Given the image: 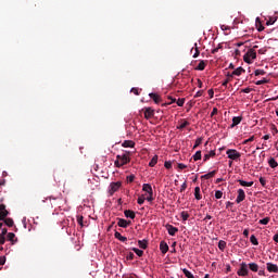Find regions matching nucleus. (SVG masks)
Wrapping results in <instances>:
<instances>
[{"label": "nucleus", "mask_w": 278, "mask_h": 278, "mask_svg": "<svg viewBox=\"0 0 278 278\" xmlns=\"http://www.w3.org/2000/svg\"><path fill=\"white\" fill-rule=\"evenodd\" d=\"M143 192H148V194H153V187L149 184H144L142 187Z\"/></svg>", "instance_id": "obj_19"}, {"label": "nucleus", "mask_w": 278, "mask_h": 278, "mask_svg": "<svg viewBox=\"0 0 278 278\" xmlns=\"http://www.w3.org/2000/svg\"><path fill=\"white\" fill-rule=\"evenodd\" d=\"M254 75L257 77V76H260V75H266V71H264V70H256L255 72H254Z\"/></svg>", "instance_id": "obj_46"}, {"label": "nucleus", "mask_w": 278, "mask_h": 278, "mask_svg": "<svg viewBox=\"0 0 278 278\" xmlns=\"http://www.w3.org/2000/svg\"><path fill=\"white\" fill-rule=\"evenodd\" d=\"M194 197H195L197 201H201V199H203V197L201 195V188L200 187L194 188Z\"/></svg>", "instance_id": "obj_22"}, {"label": "nucleus", "mask_w": 278, "mask_h": 278, "mask_svg": "<svg viewBox=\"0 0 278 278\" xmlns=\"http://www.w3.org/2000/svg\"><path fill=\"white\" fill-rule=\"evenodd\" d=\"M193 160L194 162H199V160H201V150L195 152V155H193Z\"/></svg>", "instance_id": "obj_42"}, {"label": "nucleus", "mask_w": 278, "mask_h": 278, "mask_svg": "<svg viewBox=\"0 0 278 278\" xmlns=\"http://www.w3.org/2000/svg\"><path fill=\"white\" fill-rule=\"evenodd\" d=\"M190 125V122L182 119V123L177 126V129H186V127H188Z\"/></svg>", "instance_id": "obj_32"}, {"label": "nucleus", "mask_w": 278, "mask_h": 278, "mask_svg": "<svg viewBox=\"0 0 278 278\" xmlns=\"http://www.w3.org/2000/svg\"><path fill=\"white\" fill-rule=\"evenodd\" d=\"M131 92H134V94H137V96L140 94V93L138 92V88H132V89H131Z\"/></svg>", "instance_id": "obj_62"}, {"label": "nucleus", "mask_w": 278, "mask_h": 278, "mask_svg": "<svg viewBox=\"0 0 278 278\" xmlns=\"http://www.w3.org/2000/svg\"><path fill=\"white\" fill-rule=\"evenodd\" d=\"M227 77H228V78L222 84V86H223L224 88H227L229 81H231V79L233 78V77H229V76H227Z\"/></svg>", "instance_id": "obj_48"}, {"label": "nucleus", "mask_w": 278, "mask_h": 278, "mask_svg": "<svg viewBox=\"0 0 278 278\" xmlns=\"http://www.w3.org/2000/svg\"><path fill=\"white\" fill-rule=\"evenodd\" d=\"M249 268L250 270H252V273H257L260 270V265H257L256 263H250Z\"/></svg>", "instance_id": "obj_24"}, {"label": "nucleus", "mask_w": 278, "mask_h": 278, "mask_svg": "<svg viewBox=\"0 0 278 278\" xmlns=\"http://www.w3.org/2000/svg\"><path fill=\"white\" fill-rule=\"evenodd\" d=\"M194 53H193V58H197L198 55H200L201 54V52L199 51V47H198V45L197 43H194Z\"/></svg>", "instance_id": "obj_47"}, {"label": "nucleus", "mask_w": 278, "mask_h": 278, "mask_svg": "<svg viewBox=\"0 0 278 278\" xmlns=\"http://www.w3.org/2000/svg\"><path fill=\"white\" fill-rule=\"evenodd\" d=\"M131 160L129 159V155H127V153L117 154L114 165L116 166V168H121L122 166H125V164H129Z\"/></svg>", "instance_id": "obj_1"}, {"label": "nucleus", "mask_w": 278, "mask_h": 278, "mask_svg": "<svg viewBox=\"0 0 278 278\" xmlns=\"http://www.w3.org/2000/svg\"><path fill=\"white\" fill-rule=\"evenodd\" d=\"M260 184L261 186L266 187V178L260 177Z\"/></svg>", "instance_id": "obj_54"}, {"label": "nucleus", "mask_w": 278, "mask_h": 278, "mask_svg": "<svg viewBox=\"0 0 278 278\" xmlns=\"http://www.w3.org/2000/svg\"><path fill=\"white\" fill-rule=\"evenodd\" d=\"M243 236H244L245 238H249V229H244V230H243Z\"/></svg>", "instance_id": "obj_61"}, {"label": "nucleus", "mask_w": 278, "mask_h": 278, "mask_svg": "<svg viewBox=\"0 0 278 278\" xmlns=\"http://www.w3.org/2000/svg\"><path fill=\"white\" fill-rule=\"evenodd\" d=\"M260 225H268L270 223V217H265L263 219H260Z\"/></svg>", "instance_id": "obj_40"}, {"label": "nucleus", "mask_w": 278, "mask_h": 278, "mask_svg": "<svg viewBox=\"0 0 278 278\" xmlns=\"http://www.w3.org/2000/svg\"><path fill=\"white\" fill-rule=\"evenodd\" d=\"M275 23H277V16L269 17V20L266 22V25H275Z\"/></svg>", "instance_id": "obj_38"}, {"label": "nucleus", "mask_w": 278, "mask_h": 278, "mask_svg": "<svg viewBox=\"0 0 278 278\" xmlns=\"http://www.w3.org/2000/svg\"><path fill=\"white\" fill-rule=\"evenodd\" d=\"M180 218H181L184 222H186V220H188V218H190V214H189L187 211H182V212L180 213Z\"/></svg>", "instance_id": "obj_30"}, {"label": "nucleus", "mask_w": 278, "mask_h": 278, "mask_svg": "<svg viewBox=\"0 0 278 278\" xmlns=\"http://www.w3.org/2000/svg\"><path fill=\"white\" fill-rule=\"evenodd\" d=\"M218 249H219V251H225V249H227V242L224 240H220L218 242Z\"/></svg>", "instance_id": "obj_31"}, {"label": "nucleus", "mask_w": 278, "mask_h": 278, "mask_svg": "<svg viewBox=\"0 0 278 278\" xmlns=\"http://www.w3.org/2000/svg\"><path fill=\"white\" fill-rule=\"evenodd\" d=\"M240 123H242V116H235L232 117V124H231V128L240 125Z\"/></svg>", "instance_id": "obj_15"}, {"label": "nucleus", "mask_w": 278, "mask_h": 278, "mask_svg": "<svg viewBox=\"0 0 278 278\" xmlns=\"http://www.w3.org/2000/svg\"><path fill=\"white\" fill-rule=\"evenodd\" d=\"M250 242L254 245L257 247L260 244V241H257V238L255 237V235H252L250 237Z\"/></svg>", "instance_id": "obj_33"}, {"label": "nucleus", "mask_w": 278, "mask_h": 278, "mask_svg": "<svg viewBox=\"0 0 278 278\" xmlns=\"http://www.w3.org/2000/svg\"><path fill=\"white\" fill-rule=\"evenodd\" d=\"M134 179H136V176L134 175L127 176L128 184H132Z\"/></svg>", "instance_id": "obj_53"}, {"label": "nucleus", "mask_w": 278, "mask_h": 278, "mask_svg": "<svg viewBox=\"0 0 278 278\" xmlns=\"http://www.w3.org/2000/svg\"><path fill=\"white\" fill-rule=\"evenodd\" d=\"M176 103H177L178 108H184V103H186V99H184V98L178 99Z\"/></svg>", "instance_id": "obj_45"}, {"label": "nucleus", "mask_w": 278, "mask_h": 278, "mask_svg": "<svg viewBox=\"0 0 278 278\" xmlns=\"http://www.w3.org/2000/svg\"><path fill=\"white\" fill-rule=\"evenodd\" d=\"M3 222H4V224L7 225V227H14V219H12V218H5L4 217V219H2Z\"/></svg>", "instance_id": "obj_26"}, {"label": "nucleus", "mask_w": 278, "mask_h": 278, "mask_svg": "<svg viewBox=\"0 0 278 278\" xmlns=\"http://www.w3.org/2000/svg\"><path fill=\"white\" fill-rule=\"evenodd\" d=\"M117 225L118 227H122L123 229H127V227H129V225H131V220H127L124 218H117Z\"/></svg>", "instance_id": "obj_8"}, {"label": "nucleus", "mask_w": 278, "mask_h": 278, "mask_svg": "<svg viewBox=\"0 0 278 278\" xmlns=\"http://www.w3.org/2000/svg\"><path fill=\"white\" fill-rule=\"evenodd\" d=\"M134 257H136V255L134 254V252H129V253L127 254V256H126V260L131 261V260H134Z\"/></svg>", "instance_id": "obj_52"}, {"label": "nucleus", "mask_w": 278, "mask_h": 278, "mask_svg": "<svg viewBox=\"0 0 278 278\" xmlns=\"http://www.w3.org/2000/svg\"><path fill=\"white\" fill-rule=\"evenodd\" d=\"M239 277H248L249 276V265L247 263H241L240 268L237 271Z\"/></svg>", "instance_id": "obj_3"}, {"label": "nucleus", "mask_w": 278, "mask_h": 278, "mask_svg": "<svg viewBox=\"0 0 278 278\" xmlns=\"http://www.w3.org/2000/svg\"><path fill=\"white\" fill-rule=\"evenodd\" d=\"M136 146V142L131 141V140H125L123 143H122V147H124L125 149H132V147Z\"/></svg>", "instance_id": "obj_17"}, {"label": "nucleus", "mask_w": 278, "mask_h": 278, "mask_svg": "<svg viewBox=\"0 0 278 278\" xmlns=\"http://www.w3.org/2000/svg\"><path fill=\"white\" fill-rule=\"evenodd\" d=\"M167 232L169 236H175L177 231H179V228L173 226V225H166Z\"/></svg>", "instance_id": "obj_11"}, {"label": "nucleus", "mask_w": 278, "mask_h": 278, "mask_svg": "<svg viewBox=\"0 0 278 278\" xmlns=\"http://www.w3.org/2000/svg\"><path fill=\"white\" fill-rule=\"evenodd\" d=\"M216 114H218V109L214 108L212 113H211V117L216 116Z\"/></svg>", "instance_id": "obj_57"}, {"label": "nucleus", "mask_w": 278, "mask_h": 278, "mask_svg": "<svg viewBox=\"0 0 278 278\" xmlns=\"http://www.w3.org/2000/svg\"><path fill=\"white\" fill-rule=\"evenodd\" d=\"M216 173H218V170H213V172H210L205 175L202 176V179H212V177H214L216 175Z\"/></svg>", "instance_id": "obj_25"}, {"label": "nucleus", "mask_w": 278, "mask_h": 278, "mask_svg": "<svg viewBox=\"0 0 278 278\" xmlns=\"http://www.w3.org/2000/svg\"><path fill=\"white\" fill-rule=\"evenodd\" d=\"M124 215L126 218H131V220H134V218H136V212H134L131 210H125Z\"/></svg>", "instance_id": "obj_14"}, {"label": "nucleus", "mask_w": 278, "mask_h": 278, "mask_svg": "<svg viewBox=\"0 0 278 278\" xmlns=\"http://www.w3.org/2000/svg\"><path fill=\"white\" fill-rule=\"evenodd\" d=\"M268 79L267 78H263L262 80H257L255 83L256 86H264V84H268Z\"/></svg>", "instance_id": "obj_41"}, {"label": "nucleus", "mask_w": 278, "mask_h": 278, "mask_svg": "<svg viewBox=\"0 0 278 278\" xmlns=\"http://www.w3.org/2000/svg\"><path fill=\"white\" fill-rule=\"evenodd\" d=\"M242 73H247V71L243 67H238L231 74L228 73L227 77H233V76L240 77Z\"/></svg>", "instance_id": "obj_9"}, {"label": "nucleus", "mask_w": 278, "mask_h": 278, "mask_svg": "<svg viewBox=\"0 0 278 278\" xmlns=\"http://www.w3.org/2000/svg\"><path fill=\"white\" fill-rule=\"evenodd\" d=\"M203 142V138H198L195 140V143L193 146V149H197L198 147H201V143Z\"/></svg>", "instance_id": "obj_43"}, {"label": "nucleus", "mask_w": 278, "mask_h": 278, "mask_svg": "<svg viewBox=\"0 0 278 278\" xmlns=\"http://www.w3.org/2000/svg\"><path fill=\"white\" fill-rule=\"evenodd\" d=\"M253 140H255V136H251L249 139H245L243 144H249V142H253Z\"/></svg>", "instance_id": "obj_51"}, {"label": "nucleus", "mask_w": 278, "mask_h": 278, "mask_svg": "<svg viewBox=\"0 0 278 278\" xmlns=\"http://www.w3.org/2000/svg\"><path fill=\"white\" fill-rule=\"evenodd\" d=\"M155 164H157V155H154V156L151 159V161H150V163H149V166H150L151 168H153V166H155Z\"/></svg>", "instance_id": "obj_35"}, {"label": "nucleus", "mask_w": 278, "mask_h": 278, "mask_svg": "<svg viewBox=\"0 0 278 278\" xmlns=\"http://www.w3.org/2000/svg\"><path fill=\"white\" fill-rule=\"evenodd\" d=\"M237 192H238V195L236 199V203H242V201L247 199V193H244V189H239Z\"/></svg>", "instance_id": "obj_7"}, {"label": "nucleus", "mask_w": 278, "mask_h": 278, "mask_svg": "<svg viewBox=\"0 0 278 278\" xmlns=\"http://www.w3.org/2000/svg\"><path fill=\"white\" fill-rule=\"evenodd\" d=\"M146 200L147 198H144V195L139 197L137 200L138 205H143Z\"/></svg>", "instance_id": "obj_44"}, {"label": "nucleus", "mask_w": 278, "mask_h": 278, "mask_svg": "<svg viewBox=\"0 0 278 278\" xmlns=\"http://www.w3.org/2000/svg\"><path fill=\"white\" fill-rule=\"evenodd\" d=\"M150 98H152V100L154 101V103H162V98L160 97V94L157 93H150L149 94Z\"/></svg>", "instance_id": "obj_16"}, {"label": "nucleus", "mask_w": 278, "mask_h": 278, "mask_svg": "<svg viewBox=\"0 0 278 278\" xmlns=\"http://www.w3.org/2000/svg\"><path fill=\"white\" fill-rule=\"evenodd\" d=\"M9 242H11L12 244H16V235L14 232H9L7 236Z\"/></svg>", "instance_id": "obj_18"}, {"label": "nucleus", "mask_w": 278, "mask_h": 278, "mask_svg": "<svg viewBox=\"0 0 278 278\" xmlns=\"http://www.w3.org/2000/svg\"><path fill=\"white\" fill-rule=\"evenodd\" d=\"M182 273H184L185 277H187V278H194V275H192V273H190V270H188L186 268L182 269Z\"/></svg>", "instance_id": "obj_36"}, {"label": "nucleus", "mask_w": 278, "mask_h": 278, "mask_svg": "<svg viewBox=\"0 0 278 278\" xmlns=\"http://www.w3.org/2000/svg\"><path fill=\"white\" fill-rule=\"evenodd\" d=\"M188 188V185L184 182L180 187V192H184Z\"/></svg>", "instance_id": "obj_58"}, {"label": "nucleus", "mask_w": 278, "mask_h": 278, "mask_svg": "<svg viewBox=\"0 0 278 278\" xmlns=\"http://www.w3.org/2000/svg\"><path fill=\"white\" fill-rule=\"evenodd\" d=\"M205 66H207V61H200V63L195 67V71H205Z\"/></svg>", "instance_id": "obj_20"}, {"label": "nucleus", "mask_w": 278, "mask_h": 278, "mask_svg": "<svg viewBox=\"0 0 278 278\" xmlns=\"http://www.w3.org/2000/svg\"><path fill=\"white\" fill-rule=\"evenodd\" d=\"M255 49H257V46H254V48L249 49L248 52L243 55V61L247 64H253V60L257 58V52H255Z\"/></svg>", "instance_id": "obj_2"}, {"label": "nucleus", "mask_w": 278, "mask_h": 278, "mask_svg": "<svg viewBox=\"0 0 278 278\" xmlns=\"http://www.w3.org/2000/svg\"><path fill=\"white\" fill-rule=\"evenodd\" d=\"M160 250L163 253V255H166V253H168V243H166L165 241H161Z\"/></svg>", "instance_id": "obj_12"}, {"label": "nucleus", "mask_w": 278, "mask_h": 278, "mask_svg": "<svg viewBox=\"0 0 278 278\" xmlns=\"http://www.w3.org/2000/svg\"><path fill=\"white\" fill-rule=\"evenodd\" d=\"M0 244H5V237L0 235Z\"/></svg>", "instance_id": "obj_60"}, {"label": "nucleus", "mask_w": 278, "mask_h": 278, "mask_svg": "<svg viewBox=\"0 0 278 278\" xmlns=\"http://www.w3.org/2000/svg\"><path fill=\"white\" fill-rule=\"evenodd\" d=\"M274 242H278V233L273 237Z\"/></svg>", "instance_id": "obj_64"}, {"label": "nucleus", "mask_w": 278, "mask_h": 278, "mask_svg": "<svg viewBox=\"0 0 278 278\" xmlns=\"http://www.w3.org/2000/svg\"><path fill=\"white\" fill-rule=\"evenodd\" d=\"M210 157H216V150H211L208 153L204 155V162H207Z\"/></svg>", "instance_id": "obj_21"}, {"label": "nucleus", "mask_w": 278, "mask_h": 278, "mask_svg": "<svg viewBox=\"0 0 278 278\" xmlns=\"http://www.w3.org/2000/svg\"><path fill=\"white\" fill-rule=\"evenodd\" d=\"M5 265V256H0V266Z\"/></svg>", "instance_id": "obj_56"}, {"label": "nucleus", "mask_w": 278, "mask_h": 278, "mask_svg": "<svg viewBox=\"0 0 278 278\" xmlns=\"http://www.w3.org/2000/svg\"><path fill=\"white\" fill-rule=\"evenodd\" d=\"M116 240H119V242H127V237H123V235H121V232L115 231L114 233Z\"/></svg>", "instance_id": "obj_23"}, {"label": "nucleus", "mask_w": 278, "mask_h": 278, "mask_svg": "<svg viewBox=\"0 0 278 278\" xmlns=\"http://www.w3.org/2000/svg\"><path fill=\"white\" fill-rule=\"evenodd\" d=\"M8 214H10V212L5 210V204H0V220H5Z\"/></svg>", "instance_id": "obj_10"}, {"label": "nucleus", "mask_w": 278, "mask_h": 278, "mask_svg": "<svg viewBox=\"0 0 278 278\" xmlns=\"http://www.w3.org/2000/svg\"><path fill=\"white\" fill-rule=\"evenodd\" d=\"M77 223H78V225H80V227H86V225L84 224V216L78 215Z\"/></svg>", "instance_id": "obj_39"}, {"label": "nucleus", "mask_w": 278, "mask_h": 278, "mask_svg": "<svg viewBox=\"0 0 278 278\" xmlns=\"http://www.w3.org/2000/svg\"><path fill=\"white\" fill-rule=\"evenodd\" d=\"M146 200H148L149 202L153 201V194H149V197L146 198Z\"/></svg>", "instance_id": "obj_63"}, {"label": "nucleus", "mask_w": 278, "mask_h": 278, "mask_svg": "<svg viewBox=\"0 0 278 278\" xmlns=\"http://www.w3.org/2000/svg\"><path fill=\"white\" fill-rule=\"evenodd\" d=\"M138 247L140 248V249H147V247H149V243H148V241L147 240H139L138 241Z\"/></svg>", "instance_id": "obj_27"}, {"label": "nucleus", "mask_w": 278, "mask_h": 278, "mask_svg": "<svg viewBox=\"0 0 278 278\" xmlns=\"http://www.w3.org/2000/svg\"><path fill=\"white\" fill-rule=\"evenodd\" d=\"M144 112V118L147 121H149L150 118H153V116H155V110H153L152 108H146L143 109Z\"/></svg>", "instance_id": "obj_6"}, {"label": "nucleus", "mask_w": 278, "mask_h": 278, "mask_svg": "<svg viewBox=\"0 0 278 278\" xmlns=\"http://www.w3.org/2000/svg\"><path fill=\"white\" fill-rule=\"evenodd\" d=\"M266 266L268 273H278V266L276 264L267 263Z\"/></svg>", "instance_id": "obj_13"}, {"label": "nucleus", "mask_w": 278, "mask_h": 278, "mask_svg": "<svg viewBox=\"0 0 278 278\" xmlns=\"http://www.w3.org/2000/svg\"><path fill=\"white\" fill-rule=\"evenodd\" d=\"M121 186H123V184L121 181L111 182L110 194H114V192H118V190L121 189Z\"/></svg>", "instance_id": "obj_5"}, {"label": "nucleus", "mask_w": 278, "mask_h": 278, "mask_svg": "<svg viewBox=\"0 0 278 278\" xmlns=\"http://www.w3.org/2000/svg\"><path fill=\"white\" fill-rule=\"evenodd\" d=\"M164 166H165V168L170 169V168H173V163L170 161H166L164 163Z\"/></svg>", "instance_id": "obj_50"}, {"label": "nucleus", "mask_w": 278, "mask_h": 278, "mask_svg": "<svg viewBox=\"0 0 278 278\" xmlns=\"http://www.w3.org/2000/svg\"><path fill=\"white\" fill-rule=\"evenodd\" d=\"M134 253L138 255V257H142L144 255V251L138 249V248H132Z\"/></svg>", "instance_id": "obj_34"}, {"label": "nucleus", "mask_w": 278, "mask_h": 278, "mask_svg": "<svg viewBox=\"0 0 278 278\" xmlns=\"http://www.w3.org/2000/svg\"><path fill=\"white\" fill-rule=\"evenodd\" d=\"M170 102H165L162 104L163 108H166V105H172V103H175L177 101V99L173 98V97H168Z\"/></svg>", "instance_id": "obj_37"}, {"label": "nucleus", "mask_w": 278, "mask_h": 278, "mask_svg": "<svg viewBox=\"0 0 278 278\" xmlns=\"http://www.w3.org/2000/svg\"><path fill=\"white\" fill-rule=\"evenodd\" d=\"M8 235V228H3L0 236L5 237Z\"/></svg>", "instance_id": "obj_59"}, {"label": "nucleus", "mask_w": 278, "mask_h": 278, "mask_svg": "<svg viewBox=\"0 0 278 278\" xmlns=\"http://www.w3.org/2000/svg\"><path fill=\"white\" fill-rule=\"evenodd\" d=\"M268 164L270 166V168H277L278 163L276 162L275 157H270L268 161Z\"/></svg>", "instance_id": "obj_29"}, {"label": "nucleus", "mask_w": 278, "mask_h": 278, "mask_svg": "<svg viewBox=\"0 0 278 278\" xmlns=\"http://www.w3.org/2000/svg\"><path fill=\"white\" fill-rule=\"evenodd\" d=\"M215 199H223V191L220 190L215 191Z\"/></svg>", "instance_id": "obj_49"}, {"label": "nucleus", "mask_w": 278, "mask_h": 278, "mask_svg": "<svg viewBox=\"0 0 278 278\" xmlns=\"http://www.w3.org/2000/svg\"><path fill=\"white\" fill-rule=\"evenodd\" d=\"M238 182L240 184V186H243L245 188H251V186H253V181H244V180H238Z\"/></svg>", "instance_id": "obj_28"}, {"label": "nucleus", "mask_w": 278, "mask_h": 278, "mask_svg": "<svg viewBox=\"0 0 278 278\" xmlns=\"http://www.w3.org/2000/svg\"><path fill=\"white\" fill-rule=\"evenodd\" d=\"M226 154L228 155L229 160H240V157H242V154H240V152H238V150L236 149H228L226 151Z\"/></svg>", "instance_id": "obj_4"}, {"label": "nucleus", "mask_w": 278, "mask_h": 278, "mask_svg": "<svg viewBox=\"0 0 278 278\" xmlns=\"http://www.w3.org/2000/svg\"><path fill=\"white\" fill-rule=\"evenodd\" d=\"M178 168H179L180 170H184V168H188V165H186V164H184V163H179V164H178Z\"/></svg>", "instance_id": "obj_55"}]
</instances>
